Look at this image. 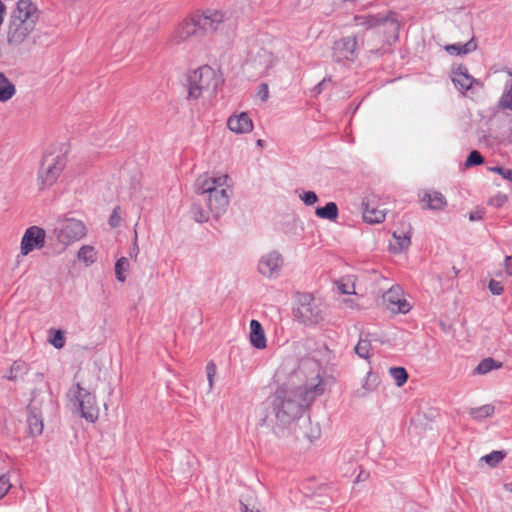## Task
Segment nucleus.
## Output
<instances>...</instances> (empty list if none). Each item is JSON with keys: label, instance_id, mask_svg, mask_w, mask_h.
Returning a JSON list of instances; mask_svg holds the SVG:
<instances>
[{"label": "nucleus", "instance_id": "nucleus-16", "mask_svg": "<svg viewBox=\"0 0 512 512\" xmlns=\"http://www.w3.org/2000/svg\"><path fill=\"white\" fill-rule=\"evenodd\" d=\"M452 81L461 92L472 89L474 84L480 85V82L468 73L465 66H459L454 71Z\"/></svg>", "mask_w": 512, "mask_h": 512}, {"label": "nucleus", "instance_id": "nucleus-33", "mask_svg": "<svg viewBox=\"0 0 512 512\" xmlns=\"http://www.w3.org/2000/svg\"><path fill=\"white\" fill-rule=\"evenodd\" d=\"M499 106L512 111V82L506 87L500 100Z\"/></svg>", "mask_w": 512, "mask_h": 512}, {"label": "nucleus", "instance_id": "nucleus-8", "mask_svg": "<svg viewBox=\"0 0 512 512\" xmlns=\"http://www.w3.org/2000/svg\"><path fill=\"white\" fill-rule=\"evenodd\" d=\"M74 406L79 410L80 415L88 422L94 423L99 417V408L96 397L93 393L81 387L79 383L75 384L68 393Z\"/></svg>", "mask_w": 512, "mask_h": 512}, {"label": "nucleus", "instance_id": "nucleus-28", "mask_svg": "<svg viewBox=\"0 0 512 512\" xmlns=\"http://www.w3.org/2000/svg\"><path fill=\"white\" fill-rule=\"evenodd\" d=\"M390 375L398 387L403 386L407 382V379H408V373H407L406 369L403 367L390 368Z\"/></svg>", "mask_w": 512, "mask_h": 512}, {"label": "nucleus", "instance_id": "nucleus-15", "mask_svg": "<svg viewBox=\"0 0 512 512\" xmlns=\"http://www.w3.org/2000/svg\"><path fill=\"white\" fill-rule=\"evenodd\" d=\"M27 424L29 434L32 437L42 434L44 429L42 413L37 407L31 404L27 407Z\"/></svg>", "mask_w": 512, "mask_h": 512}, {"label": "nucleus", "instance_id": "nucleus-2", "mask_svg": "<svg viewBox=\"0 0 512 512\" xmlns=\"http://www.w3.org/2000/svg\"><path fill=\"white\" fill-rule=\"evenodd\" d=\"M228 175L218 177L201 175L195 182L198 200L191 206L192 218L198 223L207 222L210 214L218 219L229 205L231 189L227 184Z\"/></svg>", "mask_w": 512, "mask_h": 512}, {"label": "nucleus", "instance_id": "nucleus-25", "mask_svg": "<svg viewBox=\"0 0 512 512\" xmlns=\"http://www.w3.org/2000/svg\"><path fill=\"white\" fill-rule=\"evenodd\" d=\"M477 45L474 42L473 39L469 40L468 42L464 44H451L446 46V50L452 54L460 55V54H467L469 52H472L476 49Z\"/></svg>", "mask_w": 512, "mask_h": 512}, {"label": "nucleus", "instance_id": "nucleus-3", "mask_svg": "<svg viewBox=\"0 0 512 512\" xmlns=\"http://www.w3.org/2000/svg\"><path fill=\"white\" fill-rule=\"evenodd\" d=\"M233 26L232 19L225 12L206 9L185 18L172 32L169 42L179 45L194 36L217 32L227 34Z\"/></svg>", "mask_w": 512, "mask_h": 512}, {"label": "nucleus", "instance_id": "nucleus-42", "mask_svg": "<svg viewBox=\"0 0 512 512\" xmlns=\"http://www.w3.org/2000/svg\"><path fill=\"white\" fill-rule=\"evenodd\" d=\"M118 209H119V207H116V208L113 210V212H112V214L110 215V217H109V225H110L112 228L117 227V226L119 225V223H120V220H121V217H120V215H119V213H118Z\"/></svg>", "mask_w": 512, "mask_h": 512}, {"label": "nucleus", "instance_id": "nucleus-20", "mask_svg": "<svg viewBox=\"0 0 512 512\" xmlns=\"http://www.w3.org/2000/svg\"><path fill=\"white\" fill-rule=\"evenodd\" d=\"M16 94L15 85L0 72V102L4 103L9 101Z\"/></svg>", "mask_w": 512, "mask_h": 512}, {"label": "nucleus", "instance_id": "nucleus-13", "mask_svg": "<svg viewBox=\"0 0 512 512\" xmlns=\"http://www.w3.org/2000/svg\"><path fill=\"white\" fill-rule=\"evenodd\" d=\"M403 292L400 286H392L384 295L383 300L391 310L407 313L410 310L409 303L402 298Z\"/></svg>", "mask_w": 512, "mask_h": 512}, {"label": "nucleus", "instance_id": "nucleus-27", "mask_svg": "<svg viewBox=\"0 0 512 512\" xmlns=\"http://www.w3.org/2000/svg\"><path fill=\"white\" fill-rule=\"evenodd\" d=\"M27 371H28V367L24 361H21V360L14 361L10 367L9 375L7 378L9 380H15L19 376L26 374Z\"/></svg>", "mask_w": 512, "mask_h": 512}, {"label": "nucleus", "instance_id": "nucleus-11", "mask_svg": "<svg viewBox=\"0 0 512 512\" xmlns=\"http://www.w3.org/2000/svg\"><path fill=\"white\" fill-rule=\"evenodd\" d=\"M46 232L38 226L29 227L21 240V253L23 255L29 254L35 248H42L44 246Z\"/></svg>", "mask_w": 512, "mask_h": 512}, {"label": "nucleus", "instance_id": "nucleus-45", "mask_svg": "<svg viewBox=\"0 0 512 512\" xmlns=\"http://www.w3.org/2000/svg\"><path fill=\"white\" fill-rule=\"evenodd\" d=\"M240 510L241 512H260L259 509H256L254 507L250 508L247 504L240 501Z\"/></svg>", "mask_w": 512, "mask_h": 512}, {"label": "nucleus", "instance_id": "nucleus-14", "mask_svg": "<svg viewBox=\"0 0 512 512\" xmlns=\"http://www.w3.org/2000/svg\"><path fill=\"white\" fill-rule=\"evenodd\" d=\"M227 126L237 134L249 133L253 130V122L246 112L231 115L227 120Z\"/></svg>", "mask_w": 512, "mask_h": 512}, {"label": "nucleus", "instance_id": "nucleus-10", "mask_svg": "<svg viewBox=\"0 0 512 512\" xmlns=\"http://www.w3.org/2000/svg\"><path fill=\"white\" fill-rule=\"evenodd\" d=\"M282 266V255L277 251H270L260 258L258 262V271L261 275L274 279L280 275Z\"/></svg>", "mask_w": 512, "mask_h": 512}, {"label": "nucleus", "instance_id": "nucleus-18", "mask_svg": "<svg viewBox=\"0 0 512 512\" xmlns=\"http://www.w3.org/2000/svg\"><path fill=\"white\" fill-rule=\"evenodd\" d=\"M250 341L251 344L257 349H264L266 347V337L264 329L259 321H250Z\"/></svg>", "mask_w": 512, "mask_h": 512}, {"label": "nucleus", "instance_id": "nucleus-46", "mask_svg": "<svg viewBox=\"0 0 512 512\" xmlns=\"http://www.w3.org/2000/svg\"><path fill=\"white\" fill-rule=\"evenodd\" d=\"M338 290L341 294H351V293H354L353 291L350 290V287L346 284H339L338 285Z\"/></svg>", "mask_w": 512, "mask_h": 512}, {"label": "nucleus", "instance_id": "nucleus-26", "mask_svg": "<svg viewBox=\"0 0 512 512\" xmlns=\"http://www.w3.org/2000/svg\"><path fill=\"white\" fill-rule=\"evenodd\" d=\"M502 366V363L500 362H497L496 360H494L493 358H485L483 359L475 368L474 372L476 374H480V375H483V374H486L490 371H492L493 369H498Z\"/></svg>", "mask_w": 512, "mask_h": 512}, {"label": "nucleus", "instance_id": "nucleus-41", "mask_svg": "<svg viewBox=\"0 0 512 512\" xmlns=\"http://www.w3.org/2000/svg\"><path fill=\"white\" fill-rule=\"evenodd\" d=\"M258 97L261 99V101L265 102L268 99L269 96V88L266 83H261L258 87Z\"/></svg>", "mask_w": 512, "mask_h": 512}, {"label": "nucleus", "instance_id": "nucleus-9", "mask_svg": "<svg viewBox=\"0 0 512 512\" xmlns=\"http://www.w3.org/2000/svg\"><path fill=\"white\" fill-rule=\"evenodd\" d=\"M293 313L299 322L307 326L316 325L323 320L320 306L309 293H303L298 296L297 306L294 308Z\"/></svg>", "mask_w": 512, "mask_h": 512}, {"label": "nucleus", "instance_id": "nucleus-44", "mask_svg": "<svg viewBox=\"0 0 512 512\" xmlns=\"http://www.w3.org/2000/svg\"><path fill=\"white\" fill-rule=\"evenodd\" d=\"M482 218H483L482 211H474V212H471L469 215V219L471 221H478V220H481Z\"/></svg>", "mask_w": 512, "mask_h": 512}, {"label": "nucleus", "instance_id": "nucleus-5", "mask_svg": "<svg viewBox=\"0 0 512 512\" xmlns=\"http://www.w3.org/2000/svg\"><path fill=\"white\" fill-rule=\"evenodd\" d=\"M215 71L208 65L201 66L187 75L188 98L198 99L205 91L214 92L218 86Z\"/></svg>", "mask_w": 512, "mask_h": 512}, {"label": "nucleus", "instance_id": "nucleus-23", "mask_svg": "<svg viewBox=\"0 0 512 512\" xmlns=\"http://www.w3.org/2000/svg\"><path fill=\"white\" fill-rule=\"evenodd\" d=\"M495 412V408L491 404L482 405L480 407L471 408L469 415L476 421H482L491 417Z\"/></svg>", "mask_w": 512, "mask_h": 512}, {"label": "nucleus", "instance_id": "nucleus-37", "mask_svg": "<svg viewBox=\"0 0 512 512\" xmlns=\"http://www.w3.org/2000/svg\"><path fill=\"white\" fill-rule=\"evenodd\" d=\"M300 198L307 206H311L318 201V196L313 191H304Z\"/></svg>", "mask_w": 512, "mask_h": 512}, {"label": "nucleus", "instance_id": "nucleus-51", "mask_svg": "<svg viewBox=\"0 0 512 512\" xmlns=\"http://www.w3.org/2000/svg\"><path fill=\"white\" fill-rule=\"evenodd\" d=\"M257 145L262 147L264 145V140H262V139L257 140Z\"/></svg>", "mask_w": 512, "mask_h": 512}, {"label": "nucleus", "instance_id": "nucleus-19", "mask_svg": "<svg viewBox=\"0 0 512 512\" xmlns=\"http://www.w3.org/2000/svg\"><path fill=\"white\" fill-rule=\"evenodd\" d=\"M363 219L369 224L382 223L385 220L386 212L384 209L371 206L369 203H363Z\"/></svg>", "mask_w": 512, "mask_h": 512}, {"label": "nucleus", "instance_id": "nucleus-7", "mask_svg": "<svg viewBox=\"0 0 512 512\" xmlns=\"http://www.w3.org/2000/svg\"><path fill=\"white\" fill-rule=\"evenodd\" d=\"M65 166L66 159L63 155H44L37 174L39 189L44 190L53 186L62 174Z\"/></svg>", "mask_w": 512, "mask_h": 512}, {"label": "nucleus", "instance_id": "nucleus-36", "mask_svg": "<svg viewBox=\"0 0 512 512\" xmlns=\"http://www.w3.org/2000/svg\"><path fill=\"white\" fill-rule=\"evenodd\" d=\"M206 374H207V380L209 384V391L213 389L214 384V377L216 375V365L213 361H210L206 365Z\"/></svg>", "mask_w": 512, "mask_h": 512}, {"label": "nucleus", "instance_id": "nucleus-12", "mask_svg": "<svg viewBox=\"0 0 512 512\" xmlns=\"http://www.w3.org/2000/svg\"><path fill=\"white\" fill-rule=\"evenodd\" d=\"M357 40L355 37H344L336 41L333 46V56L337 62L343 60L353 61L356 57Z\"/></svg>", "mask_w": 512, "mask_h": 512}, {"label": "nucleus", "instance_id": "nucleus-17", "mask_svg": "<svg viewBox=\"0 0 512 512\" xmlns=\"http://www.w3.org/2000/svg\"><path fill=\"white\" fill-rule=\"evenodd\" d=\"M421 203H425L423 207L430 210H442L446 207L447 201L445 196L437 191L424 192L420 198Z\"/></svg>", "mask_w": 512, "mask_h": 512}, {"label": "nucleus", "instance_id": "nucleus-38", "mask_svg": "<svg viewBox=\"0 0 512 512\" xmlns=\"http://www.w3.org/2000/svg\"><path fill=\"white\" fill-rule=\"evenodd\" d=\"M488 287L493 295H501L504 291L502 283L494 279L490 280Z\"/></svg>", "mask_w": 512, "mask_h": 512}, {"label": "nucleus", "instance_id": "nucleus-24", "mask_svg": "<svg viewBox=\"0 0 512 512\" xmlns=\"http://www.w3.org/2000/svg\"><path fill=\"white\" fill-rule=\"evenodd\" d=\"M80 261L84 262L87 266L93 264L97 260V253L95 248L90 245H83L77 254Z\"/></svg>", "mask_w": 512, "mask_h": 512}, {"label": "nucleus", "instance_id": "nucleus-39", "mask_svg": "<svg viewBox=\"0 0 512 512\" xmlns=\"http://www.w3.org/2000/svg\"><path fill=\"white\" fill-rule=\"evenodd\" d=\"M492 172L498 173L501 175L504 179L512 181V170L500 166L492 167L490 168Z\"/></svg>", "mask_w": 512, "mask_h": 512}, {"label": "nucleus", "instance_id": "nucleus-35", "mask_svg": "<svg viewBox=\"0 0 512 512\" xmlns=\"http://www.w3.org/2000/svg\"><path fill=\"white\" fill-rule=\"evenodd\" d=\"M483 162H484V158L481 155V153L477 150H473L469 153V155L466 159L465 165L467 167H471V166L480 165Z\"/></svg>", "mask_w": 512, "mask_h": 512}, {"label": "nucleus", "instance_id": "nucleus-50", "mask_svg": "<svg viewBox=\"0 0 512 512\" xmlns=\"http://www.w3.org/2000/svg\"><path fill=\"white\" fill-rule=\"evenodd\" d=\"M506 200H507L506 196H498L495 199L496 203L493 202V204L496 206H501Z\"/></svg>", "mask_w": 512, "mask_h": 512}, {"label": "nucleus", "instance_id": "nucleus-31", "mask_svg": "<svg viewBox=\"0 0 512 512\" xmlns=\"http://www.w3.org/2000/svg\"><path fill=\"white\" fill-rule=\"evenodd\" d=\"M393 237L395 238L396 243L398 245L397 247H393L394 251L401 252L407 249L411 244L410 235L404 232H402L401 234H397L396 232H394Z\"/></svg>", "mask_w": 512, "mask_h": 512}, {"label": "nucleus", "instance_id": "nucleus-47", "mask_svg": "<svg viewBox=\"0 0 512 512\" xmlns=\"http://www.w3.org/2000/svg\"><path fill=\"white\" fill-rule=\"evenodd\" d=\"M506 271L509 275H512V256H507L505 259Z\"/></svg>", "mask_w": 512, "mask_h": 512}, {"label": "nucleus", "instance_id": "nucleus-1", "mask_svg": "<svg viewBox=\"0 0 512 512\" xmlns=\"http://www.w3.org/2000/svg\"><path fill=\"white\" fill-rule=\"evenodd\" d=\"M323 393V380L318 372L310 383L303 386L277 388L271 397V409L276 422L282 426L292 423Z\"/></svg>", "mask_w": 512, "mask_h": 512}, {"label": "nucleus", "instance_id": "nucleus-49", "mask_svg": "<svg viewBox=\"0 0 512 512\" xmlns=\"http://www.w3.org/2000/svg\"><path fill=\"white\" fill-rule=\"evenodd\" d=\"M309 366L317 367V363H315L313 361H302L299 368L302 369V368H307Z\"/></svg>", "mask_w": 512, "mask_h": 512}, {"label": "nucleus", "instance_id": "nucleus-21", "mask_svg": "<svg viewBox=\"0 0 512 512\" xmlns=\"http://www.w3.org/2000/svg\"><path fill=\"white\" fill-rule=\"evenodd\" d=\"M378 384L379 376L375 373L368 372L362 384V388L358 390V396L365 397L368 393L374 391Z\"/></svg>", "mask_w": 512, "mask_h": 512}, {"label": "nucleus", "instance_id": "nucleus-34", "mask_svg": "<svg viewBox=\"0 0 512 512\" xmlns=\"http://www.w3.org/2000/svg\"><path fill=\"white\" fill-rule=\"evenodd\" d=\"M505 457V453L502 451H493L482 457L489 466L494 467L500 463Z\"/></svg>", "mask_w": 512, "mask_h": 512}, {"label": "nucleus", "instance_id": "nucleus-4", "mask_svg": "<svg viewBox=\"0 0 512 512\" xmlns=\"http://www.w3.org/2000/svg\"><path fill=\"white\" fill-rule=\"evenodd\" d=\"M39 18V11L32 0H17L8 21L7 42L19 46L34 31Z\"/></svg>", "mask_w": 512, "mask_h": 512}, {"label": "nucleus", "instance_id": "nucleus-29", "mask_svg": "<svg viewBox=\"0 0 512 512\" xmlns=\"http://www.w3.org/2000/svg\"><path fill=\"white\" fill-rule=\"evenodd\" d=\"M129 268V260L126 257L119 258L115 263V276L120 282L126 280L125 272Z\"/></svg>", "mask_w": 512, "mask_h": 512}, {"label": "nucleus", "instance_id": "nucleus-32", "mask_svg": "<svg viewBox=\"0 0 512 512\" xmlns=\"http://www.w3.org/2000/svg\"><path fill=\"white\" fill-rule=\"evenodd\" d=\"M371 349V342L367 339H360L357 345L355 346L356 354L364 359L369 358V352Z\"/></svg>", "mask_w": 512, "mask_h": 512}, {"label": "nucleus", "instance_id": "nucleus-48", "mask_svg": "<svg viewBox=\"0 0 512 512\" xmlns=\"http://www.w3.org/2000/svg\"><path fill=\"white\" fill-rule=\"evenodd\" d=\"M272 424V420L269 418V416H265L259 421V425L261 426H270Z\"/></svg>", "mask_w": 512, "mask_h": 512}, {"label": "nucleus", "instance_id": "nucleus-40", "mask_svg": "<svg viewBox=\"0 0 512 512\" xmlns=\"http://www.w3.org/2000/svg\"><path fill=\"white\" fill-rule=\"evenodd\" d=\"M11 488L9 479L5 476L0 477V499L3 498Z\"/></svg>", "mask_w": 512, "mask_h": 512}, {"label": "nucleus", "instance_id": "nucleus-30", "mask_svg": "<svg viewBox=\"0 0 512 512\" xmlns=\"http://www.w3.org/2000/svg\"><path fill=\"white\" fill-rule=\"evenodd\" d=\"M49 342L56 348L61 349L65 345L64 333L61 330L51 329L49 333Z\"/></svg>", "mask_w": 512, "mask_h": 512}, {"label": "nucleus", "instance_id": "nucleus-22", "mask_svg": "<svg viewBox=\"0 0 512 512\" xmlns=\"http://www.w3.org/2000/svg\"><path fill=\"white\" fill-rule=\"evenodd\" d=\"M315 214L322 219L335 220L338 217V206L335 202H328L323 207H317Z\"/></svg>", "mask_w": 512, "mask_h": 512}, {"label": "nucleus", "instance_id": "nucleus-6", "mask_svg": "<svg viewBox=\"0 0 512 512\" xmlns=\"http://www.w3.org/2000/svg\"><path fill=\"white\" fill-rule=\"evenodd\" d=\"M51 234L50 237L61 244L62 250H64L86 235V227L82 221L74 218L59 219L55 223Z\"/></svg>", "mask_w": 512, "mask_h": 512}, {"label": "nucleus", "instance_id": "nucleus-43", "mask_svg": "<svg viewBox=\"0 0 512 512\" xmlns=\"http://www.w3.org/2000/svg\"><path fill=\"white\" fill-rule=\"evenodd\" d=\"M330 78H324L322 81H320L317 85L314 86L312 89V93L316 96L320 94L323 91V87L327 82H330Z\"/></svg>", "mask_w": 512, "mask_h": 512}]
</instances>
